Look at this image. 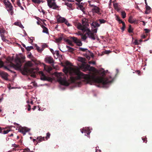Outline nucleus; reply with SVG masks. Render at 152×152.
<instances>
[{
    "instance_id": "obj_10",
    "label": "nucleus",
    "mask_w": 152,
    "mask_h": 152,
    "mask_svg": "<svg viewBox=\"0 0 152 152\" xmlns=\"http://www.w3.org/2000/svg\"><path fill=\"white\" fill-rule=\"evenodd\" d=\"M107 72L108 70L105 71L102 68L99 70H97L96 74H98L102 76H103Z\"/></svg>"
},
{
    "instance_id": "obj_27",
    "label": "nucleus",
    "mask_w": 152,
    "mask_h": 152,
    "mask_svg": "<svg viewBox=\"0 0 152 152\" xmlns=\"http://www.w3.org/2000/svg\"><path fill=\"white\" fill-rule=\"evenodd\" d=\"M66 47L68 49V51L70 52H72L74 50V49L73 48L69 46L66 45Z\"/></svg>"
},
{
    "instance_id": "obj_41",
    "label": "nucleus",
    "mask_w": 152,
    "mask_h": 152,
    "mask_svg": "<svg viewBox=\"0 0 152 152\" xmlns=\"http://www.w3.org/2000/svg\"><path fill=\"white\" fill-rule=\"evenodd\" d=\"M134 43L135 45H138L140 44L139 41L136 40L135 41Z\"/></svg>"
},
{
    "instance_id": "obj_38",
    "label": "nucleus",
    "mask_w": 152,
    "mask_h": 152,
    "mask_svg": "<svg viewBox=\"0 0 152 152\" xmlns=\"http://www.w3.org/2000/svg\"><path fill=\"white\" fill-rule=\"evenodd\" d=\"M26 49L28 51H30L33 48V47L32 46H28L26 48Z\"/></svg>"
},
{
    "instance_id": "obj_4",
    "label": "nucleus",
    "mask_w": 152,
    "mask_h": 152,
    "mask_svg": "<svg viewBox=\"0 0 152 152\" xmlns=\"http://www.w3.org/2000/svg\"><path fill=\"white\" fill-rule=\"evenodd\" d=\"M15 62L16 64H12V66L16 69H20L21 66V62L20 59L18 58H16L15 59Z\"/></svg>"
},
{
    "instance_id": "obj_14",
    "label": "nucleus",
    "mask_w": 152,
    "mask_h": 152,
    "mask_svg": "<svg viewBox=\"0 0 152 152\" xmlns=\"http://www.w3.org/2000/svg\"><path fill=\"white\" fill-rule=\"evenodd\" d=\"M80 131L82 133H83V132L87 134V135L91 133V131L90 129H88V128H85L82 129H81Z\"/></svg>"
},
{
    "instance_id": "obj_12",
    "label": "nucleus",
    "mask_w": 152,
    "mask_h": 152,
    "mask_svg": "<svg viewBox=\"0 0 152 152\" xmlns=\"http://www.w3.org/2000/svg\"><path fill=\"white\" fill-rule=\"evenodd\" d=\"M0 76L6 80H8V75L7 73L6 72H0Z\"/></svg>"
},
{
    "instance_id": "obj_63",
    "label": "nucleus",
    "mask_w": 152,
    "mask_h": 152,
    "mask_svg": "<svg viewBox=\"0 0 152 152\" xmlns=\"http://www.w3.org/2000/svg\"><path fill=\"white\" fill-rule=\"evenodd\" d=\"M2 132V129L1 127H0V133Z\"/></svg>"
},
{
    "instance_id": "obj_59",
    "label": "nucleus",
    "mask_w": 152,
    "mask_h": 152,
    "mask_svg": "<svg viewBox=\"0 0 152 152\" xmlns=\"http://www.w3.org/2000/svg\"><path fill=\"white\" fill-rule=\"evenodd\" d=\"M4 33V31H0V34H2V33Z\"/></svg>"
},
{
    "instance_id": "obj_28",
    "label": "nucleus",
    "mask_w": 152,
    "mask_h": 152,
    "mask_svg": "<svg viewBox=\"0 0 152 152\" xmlns=\"http://www.w3.org/2000/svg\"><path fill=\"white\" fill-rule=\"evenodd\" d=\"M79 50L83 52H86L87 50V49L85 48H83L80 47L78 48Z\"/></svg>"
},
{
    "instance_id": "obj_53",
    "label": "nucleus",
    "mask_w": 152,
    "mask_h": 152,
    "mask_svg": "<svg viewBox=\"0 0 152 152\" xmlns=\"http://www.w3.org/2000/svg\"><path fill=\"white\" fill-rule=\"evenodd\" d=\"M75 1H76L77 2H78V3L79 4L81 2V1L82 0H75Z\"/></svg>"
},
{
    "instance_id": "obj_8",
    "label": "nucleus",
    "mask_w": 152,
    "mask_h": 152,
    "mask_svg": "<svg viewBox=\"0 0 152 152\" xmlns=\"http://www.w3.org/2000/svg\"><path fill=\"white\" fill-rule=\"evenodd\" d=\"M39 74L40 76V79L42 80H50L51 78L50 77H48L46 76L43 74L42 71L39 72Z\"/></svg>"
},
{
    "instance_id": "obj_5",
    "label": "nucleus",
    "mask_w": 152,
    "mask_h": 152,
    "mask_svg": "<svg viewBox=\"0 0 152 152\" xmlns=\"http://www.w3.org/2000/svg\"><path fill=\"white\" fill-rule=\"evenodd\" d=\"M57 21L59 23H64L68 26H71V24L69 23L67 20L64 18L58 16L56 18Z\"/></svg>"
},
{
    "instance_id": "obj_23",
    "label": "nucleus",
    "mask_w": 152,
    "mask_h": 152,
    "mask_svg": "<svg viewBox=\"0 0 152 152\" xmlns=\"http://www.w3.org/2000/svg\"><path fill=\"white\" fill-rule=\"evenodd\" d=\"M78 60L79 61H81L83 63H84L86 61L85 58L81 57H78Z\"/></svg>"
},
{
    "instance_id": "obj_17",
    "label": "nucleus",
    "mask_w": 152,
    "mask_h": 152,
    "mask_svg": "<svg viewBox=\"0 0 152 152\" xmlns=\"http://www.w3.org/2000/svg\"><path fill=\"white\" fill-rule=\"evenodd\" d=\"M99 8L96 6H94V7L92 9V10L93 12L98 13L99 12Z\"/></svg>"
},
{
    "instance_id": "obj_21",
    "label": "nucleus",
    "mask_w": 152,
    "mask_h": 152,
    "mask_svg": "<svg viewBox=\"0 0 152 152\" xmlns=\"http://www.w3.org/2000/svg\"><path fill=\"white\" fill-rule=\"evenodd\" d=\"M128 21L130 23H133L135 22V20L132 19V16H129Z\"/></svg>"
},
{
    "instance_id": "obj_55",
    "label": "nucleus",
    "mask_w": 152,
    "mask_h": 152,
    "mask_svg": "<svg viewBox=\"0 0 152 152\" xmlns=\"http://www.w3.org/2000/svg\"><path fill=\"white\" fill-rule=\"evenodd\" d=\"M118 22L119 23H122V24H123V22H124L122 21L121 20H120L118 21Z\"/></svg>"
},
{
    "instance_id": "obj_64",
    "label": "nucleus",
    "mask_w": 152,
    "mask_h": 152,
    "mask_svg": "<svg viewBox=\"0 0 152 152\" xmlns=\"http://www.w3.org/2000/svg\"><path fill=\"white\" fill-rule=\"evenodd\" d=\"M50 51H51L52 53H53V51H53V49H50Z\"/></svg>"
},
{
    "instance_id": "obj_50",
    "label": "nucleus",
    "mask_w": 152,
    "mask_h": 152,
    "mask_svg": "<svg viewBox=\"0 0 152 152\" xmlns=\"http://www.w3.org/2000/svg\"><path fill=\"white\" fill-rule=\"evenodd\" d=\"M116 20L118 21H119L120 20H121L120 19V18H119L118 17V16H116Z\"/></svg>"
},
{
    "instance_id": "obj_44",
    "label": "nucleus",
    "mask_w": 152,
    "mask_h": 152,
    "mask_svg": "<svg viewBox=\"0 0 152 152\" xmlns=\"http://www.w3.org/2000/svg\"><path fill=\"white\" fill-rule=\"evenodd\" d=\"M50 134L49 133H48L47 134V136L46 137V138H47V139L49 138L50 137Z\"/></svg>"
},
{
    "instance_id": "obj_36",
    "label": "nucleus",
    "mask_w": 152,
    "mask_h": 152,
    "mask_svg": "<svg viewBox=\"0 0 152 152\" xmlns=\"http://www.w3.org/2000/svg\"><path fill=\"white\" fill-rule=\"evenodd\" d=\"M122 25L123 26L121 28V29L122 30V31H123L124 30L126 27V25L124 22H123V24H122Z\"/></svg>"
},
{
    "instance_id": "obj_9",
    "label": "nucleus",
    "mask_w": 152,
    "mask_h": 152,
    "mask_svg": "<svg viewBox=\"0 0 152 152\" xmlns=\"http://www.w3.org/2000/svg\"><path fill=\"white\" fill-rule=\"evenodd\" d=\"M4 3L5 5V7L7 9H10L13 7L10 2L8 0H4Z\"/></svg>"
},
{
    "instance_id": "obj_18",
    "label": "nucleus",
    "mask_w": 152,
    "mask_h": 152,
    "mask_svg": "<svg viewBox=\"0 0 152 152\" xmlns=\"http://www.w3.org/2000/svg\"><path fill=\"white\" fill-rule=\"evenodd\" d=\"M14 24L15 25L18 26L21 28H24V27L23 26V25L20 22H16Z\"/></svg>"
},
{
    "instance_id": "obj_22",
    "label": "nucleus",
    "mask_w": 152,
    "mask_h": 152,
    "mask_svg": "<svg viewBox=\"0 0 152 152\" xmlns=\"http://www.w3.org/2000/svg\"><path fill=\"white\" fill-rule=\"evenodd\" d=\"M37 143H39L41 142L44 140V137H39L37 138Z\"/></svg>"
},
{
    "instance_id": "obj_35",
    "label": "nucleus",
    "mask_w": 152,
    "mask_h": 152,
    "mask_svg": "<svg viewBox=\"0 0 152 152\" xmlns=\"http://www.w3.org/2000/svg\"><path fill=\"white\" fill-rule=\"evenodd\" d=\"M62 38L61 37H59L58 38L56 39L55 41L56 42H60L62 40Z\"/></svg>"
},
{
    "instance_id": "obj_48",
    "label": "nucleus",
    "mask_w": 152,
    "mask_h": 152,
    "mask_svg": "<svg viewBox=\"0 0 152 152\" xmlns=\"http://www.w3.org/2000/svg\"><path fill=\"white\" fill-rule=\"evenodd\" d=\"M146 8L147 10H149L151 9V7L148 5L146 6Z\"/></svg>"
},
{
    "instance_id": "obj_51",
    "label": "nucleus",
    "mask_w": 152,
    "mask_h": 152,
    "mask_svg": "<svg viewBox=\"0 0 152 152\" xmlns=\"http://www.w3.org/2000/svg\"><path fill=\"white\" fill-rule=\"evenodd\" d=\"M12 146L13 147H15V148L17 147L18 146L17 145L15 144H12Z\"/></svg>"
},
{
    "instance_id": "obj_3",
    "label": "nucleus",
    "mask_w": 152,
    "mask_h": 152,
    "mask_svg": "<svg viewBox=\"0 0 152 152\" xmlns=\"http://www.w3.org/2000/svg\"><path fill=\"white\" fill-rule=\"evenodd\" d=\"M48 6L50 8L56 9L58 7L56 4L55 0H47Z\"/></svg>"
},
{
    "instance_id": "obj_25",
    "label": "nucleus",
    "mask_w": 152,
    "mask_h": 152,
    "mask_svg": "<svg viewBox=\"0 0 152 152\" xmlns=\"http://www.w3.org/2000/svg\"><path fill=\"white\" fill-rule=\"evenodd\" d=\"M32 65V64L30 61H28L26 63V66H31Z\"/></svg>"
},
{
    "instance_id": "obj_32",
    "label": "nucleus",
    "mask_w": 152,
    "mask_h": 152,
    "mask_svg": "<svg viewBox=\"0 0 152 152\" xmlns=\"http://www.w3.org/2000/svg\"><path fill=\"white\" fill-rule=\"evenodd\" d=\"M133 29L132 28L131 26V25H129V27L128 28V31L129 33H131L132 32Z\"/></svg>"
},
{
    "instance_id": "obj_42",
    "label": "nucleus",
    "mask_w": 152,
    "mask_h": 152,
    "mask_svg": "<svg viewBox=\"0 0 152 152\" xmlns=\"http://www.w3.org/2000/svg\"><path fill=\"white\" fill-rule=\"evenodd\" d=\"M3 62L2 61H0V68L2 67L3 66Z\"/></svg>"
},
{
    "instance_id": "obj_24",
    "label": "nucleus",
    "mask_w": 152,
    "mask_h": 152,
    "mask_svg": "<svg viewBox=\"0 0 152 152\" xmlns=\"http://www.w3.org/2000/svg\"><path fill=\"white\" fill-rule=\"evenodd\" d=\"M7 10L11 15H12L14 13L13 11V7L10 9H7Z\"/></svg>"
},
{
    "instance_id": "obj_34",
    "label": "nucleus",
    "mask_w": 152,
    "mask_h": 152,
    "mask_svg": "<svg viewBox=\"0 0 152 152\" xmlns=\"http://www.w3.org/2000/svg\"><path fill=\"white\" fill-rule=\"evenodd\" d=\"M36 49L39 52H42L43 50V49L42 48L40 49V47L37 46L36 47Z\"/></svg>"
},
{
    "instance_id": "obj_57",
    "label": "nucleus",
    "mask_w": 152,
    "mask_h": 152,
    "mask_svg": "<svg viewBox=\"0 0 152 152\" xmlns=\"http://www.w3.org/2000/svg\"><path fill=\"white\" fill-rule=\"evenodd\" d=\"M37 24L38 25H40V23L41 22H39V21H38L37 22Z\"/></svg>"
},
{
    "instance_id": "obj_26",
    "label": "nucleus",
    "mask_w": 152,
    "mask_h": 152,
    "mask_svg": "<svg viewBox=\"0 0 152 152\" xmlns=\"http://www.w3.org/2000/svg\"><path fill=\"white\" fill-rule=\"evenodd\" d=\"M75 43L77 45L79 46H81L82 45V43L80 40L78 39L77 41Z\"/></svg>"
},
{
    "instance_id": "obj_39",
    "label": "nucleus",
    "mask_w": 152,
    "mask_h": 152,
    "mask_svg": "<svg viewBox=\"0 0 152 152\" xmlns=\"http://www.w3.org/2000/svg\"><path fill=\"white\" fill-rule=\"evenodd\" d=\"M99 21L101 23H104L106 22V21L103 19H99Z\"/></svg>"
},
{
    "instance_id": "obj_1",
    "label": "nucleus",
    "mask_w": 152,
    "mask_h": 152,
    "mask_svg": "<svg viewBox=\"0 0 152 152\" xmlns=\"http://www.w3.org/2000/svg\"><path fill=\"white\" fill-rule=\"evenodd\" d=\"M63 71L66 75L68 73L71 76L77 75L75 77L71 76L70 80H67L66 76H64L62 73H55V75L57 78L58 81L61 84L68 86L70 83H73L79 86L81 84L80 79L83 78L84 80L88 83L92 85L93 83H101L103 85L111 82L113 80V78L111 77L103 78L102 77L97 76L96 74L97 70L93 67H90L89 65L87 64L83 66V71H86L88 70L92 71L94 73L91 75L84 74L80 72L79 70L76 68L72 66L71 63L68 61L65 62Z\"/></svg>"
},
{
    "instance_id": "obj_52",
    "label": "nucleus",
    "mask_w": 152,
    "mask_h": 152,
    "mask_svg": "<svg viewBox=\"0 0 152 152\" xmlns=\"http://www.w3.org/2000/svg\"><path fill=\"white\" fill-rule=\"evenodd\" d=\"M40 12H42L43 14L45 13V11L43 9H41V11Z\"/></svg>"
},
{
    "instance_id": "obj_33",
    "label": "nucleus",
    "mask_w": 152,
    "mask_h": 152,
    "mask_svg": "<svg viewBox=\"0 0 152 152\" xmlns=\"http://www.w3.org/2000/svg\"><path fill=\"white\" fill-rule=\"evenodd\" d=\"M66 42L70 45L71 46H73V44L72 43V41L69 40H66Z\"/></svg>"
},
{
    "instance_id": "obj_2",
    "label": "nucleus",
    "mask_w": 152,
    "mask_h": 152,
    "mask_svg": "<svg viewBox=\"0 0 152 152\" xmlns=\"http://www.w3.org/2000/svg\"><path fill=\"white\" fill-rule=\"evenodd\" d=\"M87 19H84L82 20V25L80 23L77 24V28L80 30H81L83 32H86V34H80L79 35L82 36L81 38L83 40H85L87 38L86 34L88 35L89 38L93 40L96 39H98L96 35L92 33L88 28L89 24L87 22Z\"/></svg>"
},
{
    "instance_id": "obj_62",
    "label": "nucleus",
    "mask_w": 152,
    "mask_h": 152,
    "mask_svg": "<svg viewBox=\"0 0 152 152\" xmlns=\"http://www.w3.org/2000/svg\"><path fill=\"white\" fill-rule=\"evenodd\" d=\"M142 23H143V25L144 26H145V22L144 21H142Z\"/></svg>"
},
{
    "instance_id": "obj_19",
    "label": "nucleus",
    "mask_w": 152,
    "mask_h": 152,
    "mask_svg": "<svg viewBox=\"0 0 152 152\" xmlns=\"http://www.w3.org/2000/svg\"><path fill=\"white\" fill-rule=\"evenodd\" d=\"M78 7L80 10L83 13L85 12V8L83 7L81 4H79Z\"/></svg>"
},
{
    "instance_id": "obj_29",
    "label": "nucleus",
    "mask_w": 152,
    "mask_h": 152,
    "mask_svg": "<svg viewBox=\"0 0 152 152\" xmlns=\"http://www.w3.org/2000/svg\"><path fill=\"white\" fill-rule=\"evenodd\" d=\"M121 14L122 16V18H124L126 17V13L124 11H122L121 12Z\"/></svg>"
},
{
    "instance_id": "obj_56",
    "label": "nucleus",
    "mask_w": 152,
    "mask_h": 152,
    "mask_svg": "<svg viewBox=\"0 0 152 152\" xmlns=\"http://www.w3.org/2000/svg\"><path fill=\"white\" fill-rule=\"evenodd\" d=\"M36 18L37 19V20L38 21H39V20H41L40 19V18H39L38 17H36Z\"/></svg>"
},
{
    "instance_id": "obj_31",
    "label": "nucleus",
    "mask_w": 152,
    "mask_h": 152,
    "mask_svg": "<svg viewBox=\"0 0 152 152\" xmlns=\"http://www.w3.org/2000/svg\"><path fill=\"white\" fill-rule=\"evenodd\" d=\"M65 4L69 8H71L72 6V4L68 2H65Z\"/></svg>"
},
{
    "instance_id": "obj_58",
    "label": "nucleus",
    "mask_w": 152,
    "mask_h": 152,
    "mask_svg": "<svg viewBox=\"0 0 152 152\" xmlns=\"http://www.w3.org/2000/svg\"><path fill=\"white\" fill-rule=\"evenodd\" d=\"M11 58L10 57H9V58H7V60L10 61H11Z\"/></svg>"
},
{
    "instance_id": "obj_7",
    "label": "nucleus",
    "mask_w": 152,
    "mask_h": 152,
    "mask_svg": "<svg viewBox=\"0 0 152 152\" xmlns=\"http://www.w3.org/2000/svg\"><path fill=\"white\" fill-rule=\"evenodd\" d=\"M91 25L92 31L94 33H96L97 32V28H96L99 26V23L96 22H93L91 24Z\"/></svg>"
},
{
    "instance_id": "obj_15",
    "label": "nucleus",
    "mask_w": 152,
    "mask_h": 152,
    "mask_svg": "<svg viewBox=\"0 0 152 152\" xmlns=\"http://www.w3.org/2000/svg\"><path fill=\"white\" fill-rule=\"evenodd\" d=\"M41 27L43 29L42 32L44 33H46L47 34H48V29L47 28L44 26L43 25H41Z\"/></svg>"
},
{
    "instance_id": "obj_13",
    "label": "nucleus",
    "mask_w": 152,
    "mask_h": 152,
    "mask_svg": "<svg viewBox=\"0 0 152 152\" xmlns=\"http://www.w3.org/2000/svg\"><path fill=\"white\" fill-rule=\"evenodd\" d=\"M45 60L46 62L49 64H52L54 62L51 56L46 57L45 58Z\"/></svg>"
},
{
    "instance_id": "obj_16",
    "label": "nucleus",
    "mask_w": 152,
    "mask_h": 152,
    "mask_svg": "<svg viewBox=\"0 0 152 152\" xmlns=\"http://www.w3.org/2000/svg\"><path fill=\"white\" fill-rule=\"evenodd\" d=\"M44 69L45 70L48 72H50L52 70V68L51 67L45 65L44 66Z\"/></svg>"
},
{
    "instance_id": "obj_30",
    "label": "nucleus",
    "mask_w": 152,
    "mask_h": 152,
    "mask_svg": "<svg viewBox=\"0 0 152 152\" xmlns=\"http://www.w3.org/2000/svg\"><path fill=\"white\" fill-rule=\"evenodd\" d=\"M70 39H72L75 43L77 41L78 39L76 37H71Z\"/></svg>"
},
{
    "instance_id": "obj_60",
    "label": "nucleus",
    "mask_w": 152,
    "mask_h": 152,
    "mask_svg": "<svg viewBox=\"0 0 152 152\" xmlns=\"http://www.w3.org/2000/svg\"><path fill=\"white\" fill-rule=\"evenodd\" d=\"M142 38L144 39L145 38V35H143L142 36Z\"/></svg>"
},
{
    "instance_id": "obj_45",
    "label": "nucleus",
    "mask_w": 152,
    "mask_h": 152,
    "mask_svg": "<svg viewBox=\"0 0 152 152\" xmlns=\"http://www.w3.org/2000/svg\"><path fill=\"white\" fill-rule=\"evenodd\" d=\"M63 1H64L65 2H66L67 1L70 2H72L74 1H72V0H63Z\"/></svg>"
},
{
    "instance_id": "obj_61",
    "label": "nucleus",
    "mask_w": 152,
    "mask_h": 152,
    "mask_svg": "<svg viewBox=\"0 0 152 152\" xmlns=\"http://www.w3.org/2000/svg\"><path fill=\"white\" fill-rule=\"evenodd\" d=\"M19 7H20V8L22 10H24V8H23V7L21 5Z\"/></svg>"
},
{
    "instance_id": "obj_20",
    "label": "nucleus",
    "mask_w": 152,
    "mask_h": 152,
    "mask_svg": "<svg viewBox=\"0 0 152 152\" xmlns=\"http://www.w3.org/2000/svg\"><path fill=\"white\" fill-rule=\"evenodd\" d=\"M113 6L114 8L117 10L118 11L120 9L118 7V4L117 3H114L113 4Z\"/></svg>"
},
{
    "instance_id": "obj_11",
    "label": "nucleus",
    "mask_w": 152,
    "mask_h": 152,
    "mask_svg": "<svg viewBox=\"0 0 152 152\" xmlns=\"http://www.w3.org/2000/svg\"><path fill=\"white\" fill-rule=\"evenodd\" d=\"M30 130V129L26 127H22L19 129V132H21L23 135H25L26 133Z\"/></svg>"
},
{
    "instance_id": "obj_47",
    "label": "nucleus",
    "mask_w": 152,
    "mask_h": 152,
    "mask_svg": "<svg viewBox=\"0 0 152 152\" xmlns=\"http://www.w3.org/2000/svg\"><path fill=\"white\" fill-rule=\"evenodd\" d=\"M90 64H95V61H90L88 62Z\"/></svg>"
},
{
    "instance_id": "obj_46",
    "label": "nucleus",
    "mask_w": 152,
    "mask_h": 152,
    "mask_svg": "<svg viewBox=\"0 0 152 152\" xmlns=\"http://www.w3.org/2000/svg\"><path fill=\"white\" fill-rule=\"evenodd\" d=\"M17 5L19 6L20 7V6H21V4L19 1V0H18L17 1Z\"/></svg>"
},
{
    "instance_id": "obj_43",
    "label": "nucleus",
    "mask_w": 152,
    "mask_h": 152,
    "mask_svg": "<svg viewBox=\"0 0 152 152\" xmlns=\"http://www.w3.org/2000/svg\"><path fill=\"white\" fill-rule=\"evenodd\" d=\"M88 2L89 4V5L91 7H94V6H95V5H94V4H91V1H88Z\"/></svg>"
},
{
    "instance_id": "obj_37",
    "label": "nucleus",
    "mask_w": 152,
    "mask_h": 152,
    "mask_svg": "<svg viewBox=\"0 0 152 152\" xmlns=\"http://www.w3.org/2000/svg\"><path fill=\"white\" fill-rule=\"evenodd\" d=\"M1 39L3 41H6L7 40L5 38L3 34H1Z\"/></svg>"
},
{
    "instance_id": "obj_54",
    "label": "nucleus",
    "mask_w": 152,
    "mask_h": 152,
    "mask_svg": "<svg viewBox=\"0 0 152 152\" xmlns=\"http://www.w3.org/2000/svg\"><path fill=\"white\" fill-rule=\"evenodd\" d=\"M28 106L29 108L28 109V111H30L31 109V106L29 104L28 105Z\"/></svg>"
},
{
    "instance_id": "obj_49",
    "label": "nucleus",
    "mask_w": 152,
    "mask_h": 152,
    "mask_svg": "<svg viewBox=\"0 0 152 152\" xmlns=\"http://www.w3.org/2000/svg\"><path fill=\"white\" fill-rule=\"evenodd\" d=\"M145 32L146 33H148L149 32V30L148 29H145Z\"/></svg>"
},
{
    "instance_id": "obj_6",
    "label": "nucleus",
    "mask_w": 152,
    "mask_h": 152,
    "mask_svg": "<svg viewBox=\"0 0 152 152\" xmlns=\"http://www.w3.org/2000/svg\"><path fill=\"white\" fill-rule=\"evenodd\" d=\"M39 69L38 68H30L28 70V72L31 73V76L33 77H36L35 73L38 72L39 71Z\"/></svg>"
},
{
    "instance_id": "obj_40",
    "label": "nucleus",
    "mask_w": 152,
    "mask_h": 152,
    "mask_svg": "<svg viewBox=\"0 0 152 152\" xmlns=\"http://www.w3.org/2000/svg\"><path fill=\"white\" fill-rule=\"evenodd\" d=\"M10 131L9 130H4L3 131V133L4 134H6L8 133Z\"/></svg>"
}]
</instances>
